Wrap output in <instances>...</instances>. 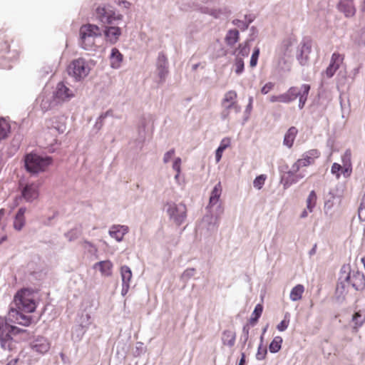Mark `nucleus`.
Listing matches in <instances>:
<instances>
[{"label": "nucleus", "mask_w": 365, "mask_h": 365, "mask_svg": "<svg viewBox=\"0 0 365 365\" xmlns=\"http://www.w3.org/2000/svg\"><path fill=\"white\" fill-rule=\"evenodd\" d=\"M359 218L361 221H365V207L360 205L358 210Z\"/></svg>", "instance_id": "09e8293b"}, {"label": "nucleus", "mask_w": 365, "mask_h": 365, "mask_svg": "<svg viewBox=\"0 0 365 365\" xmlns=\"http://www.w3.org/2000/svg\"><path fill=\"white\" fill-rule=\"evenodd\" d=\"M79 35L81 47L85 50L95 51L97 48L95 38L101 36V30L97 25L87 24L81 26Z\"/></svg>", "instance_id": "20e7f679"}, {"label": "nucleus", "mask_w": 365, "mask_h": 365, "mask_svg": "<svg viewBox=\"0 0 365 365\" xmlns=\"http://www.w3.org/2000/svg\"><path fill=\"white\" fill-rule=\"evenodd\" d=\"M269 101L272 102V103L280 102V103H287L286 97H285L284 93H282V94L279 95V96H270Z\"/></svg>", "instance_id": "a19ab883"}, {"label": "nucleus", "mask_w": 365, "mask_h": 365, "mask_svg": "<svg viewBox=\"0 0 365 365\" xmlns=\"http://www.w3.org/2000/svg\"><path fill=\"white\" fill-rule=\"evenodd\" d=\"M96 18L102 24H106L103 31L106 41L110 44L115 43L121 34V29L111 26L115 21H121L123 16L108 9L105 6H98L95 11Z\"/></svg>", "instance_id": "7ed1b4c3"}, {"label": "nucleus", "mask_w": 365, "mask_h": 365, "mask_svg": "<svg viewBox=\"0 0 365 365\" xmlns=\"http://www.w3.org/2000/svg\"><path fill=\"white\" fill-rule=\"evenodd\" d=\"M128 232V227L124 225H113L110 231V235L120 242L123 240L124 235Z\"/></svg>", "instance_id": "6ab92c4d"}, {"label": "nucleus", "mask_w": 365, "mask_h": 365, "mask_svg": "<svg viewBox=\"0 0 365 365\" xmlns=\"http://www.w3.org/2000/svg\"><path fill=\"white\" fill-rule=\"evenodd\" d=\"M17 361H18V359H14L13 361H11L7 365H16Z\"/></svg>", "instance_id": "4d7b16f0"}, {"label": "nucleus", "mask_w": 365, "mask_h": 365, "mask_svg": "<svg viewBox=\"0 0 365 365\" xmlns=\"http://www.w3.org/2000/svg\"><path fill=\"white\" fill-rule=\"evenodd\" d=\"M14 302L19 309L28 313H32L36 310L34 292L29 289H22L14 296Z\"/></svg>", "instance_id": "39448f33"}, {"label": "nucleus", "mask_w": 365, "mask_h": 365, "mask_svg": "<svg viewBox=\"0 0 365 365\" xmlns=\"http://www.w3.org/2000/svg\"><path fill=\"white\" fill-rule=\"evenodd\" d=\"M289 324V314L287 313L284 319L277 326V329L279 331H285Z\"/></svg>", "instance_id": "c9c22d12"}, {"label": "nucleus", "mask_w": 365, "mask_h": 365, "mask_svg": "<svg viewBox=\"0 0 365 365\" xmlns=\"http://www.w3.org/2000/svg\"><path fill=\"white\" fill-rule=\"evenodd\" d=\"M346 280L356 290H361L365 287V276L360 272L349 273Z\"/></svg>", "instance_id": "4468645a"}, {"label": "nucleus", "mask_w": 365, "mask_h": 365, "mask_svg": "<svg viewBox=\"0 0 365 365\" xmlns=\"http://www.w3.org/2000/svg\"><path fill=\"white\" fill-rule=\"evenodd\" d=\"M267 176L265 175H260L257 176L253 182L254 187L258 190H260L266 180Z\"/></svg>", "instance_id": "4c0bfd02"}, {"label": "nucleus", "mask_w": 365, "mask_h": 365, "mask_svg": "<svg viewBox=\"0 0 365 365\" xmlns=\"http://www.w3.org/2000/svg\"><path fill=\"white\" fill-rule=\"evenodd\" d=\"M222 185L221 182H219L217 185H215V186L214 187L213 190L211 192L208 204L209 207L215 205L219 202L220 197L222 194Z\"/></svg>", "instance_id": "412c9836"}, {"label": "nucleus", "mask_w": 365, "mask_h": 365, "mask_svg": "<svg viewBox=\"0 0 365 365\" xmlns=\"http://www.w3.org/2000/svg\"><path fill=\"white\" fill-rule=\"evenodd\" d=\"M282 341L281 336H275L269 346V351L272 353L278 352L281 349Z\"/></svg>", "instance_id": "72a5a7b5"}, {"label": "nucleus", "mask_w": 365, "mask_h": 365, "mask_svg": "<svg viewBox=\"0 0 365 365\" xmlns=\"http://www.w3.org/2000/svg\"><path fill=\"white\" fill-rule=\"evenodd\" d=\"M4 215H5V210L4 208H1L0 210V217L2 218Z\"/></svg>", "instance_id": "6e6d98bb"}, {"label": "nucleus", "mask_w": 365, "mask_h": 365, "mask_svg": "<svg viewBox=\"0 0 365 365\" xmlns=\"http://www.w3.org/2000/svg\"><path fill=\"white\" fill-rule=\"evenodd\" d=\"M22 186L21 195L27 202H31L38 196V185L35 182L27 183Z\"/></svg>", "instance_id": "ddd939ff"}, {"label": "nucleus", "mask_w": 365, "mask_h": 365, "mask_svg": "<svg viewBox=\"0 0 365 365\" xmlns=\"http://www.w3.org/2000/svg\"><path fill=\"white\" fill-rule=\"evenodd\" d=\"M9 51V44L7 41H4L2 38H0V58L4 57V55ZM5 66L2 63H0V68H3Z\"/></svg>", "instance_id": "f704fd0d"}, {"label": "nucleus", "mask_w": 365, "mask_h": 365, "mask_svg": "<svg viewBox=\"0 0 365 365\" xmlns=\"http://www.w3.org/2000/svg\"><path fill=\"white\" fill-rule=\"evenodd\" d=\"M231 140L230 138H223L221 142L220 145L218 147V148L221 149L222 151H224L227 148H228L230 145Z\"/></svg>", "instance_id": "37998d69"}, {"label": "nucleus", "mask_w": 365, "mask_h": 365, "mask_svg": "<svg viewBox=\"0 0 365 365\" xmlns=\"http://www.w3.org/2000/svg\"><path fill=\"white\" fill-rule=\"evenodd\" d=\"M174 154H175V150L174 149H171L169 151H168L164 155V158H163L164 163H168L170 161V160L171 159V158L174 155Z\"/></svg>", "instance_id": "49530a36"}, {"label": "nucleus", "mask_w": 365, "mask_h": 365, "mask_svg": "<svg viewBox=\"0 0 365 365\" xmlns=\"http://www.w3.org/2000/svg\"><path fill=\"white\" fill-rule=\"evenodd\" d=\"M315 252V247H314L311 252V254L314 253Z\"/></svg>", "instance_id": "bf43d9fd"}, {"label": "nucleus", "mask_w": 365, "mask_h": 365, "mask_svg": "<svg viewBox=\"0 0 365 365\" xmlns=\"http://www.w3.org/2000/svg\"><path fill=\"white\" fill-rule=\"evenodd\" d=\"M180 165H181V159L180 158H177L173 164V168L177 172L175 178H178L180 173Z\"/></svg>", "instance_id": "79ce46f5"}, {"label": "nucleus", "mask_w": 365, "mask_h": 365, "mask_svg": "<svg viewBox=\"0 0 365 365\" xmlns=\"http://www.w3.org/2000/svg\"><path fill=\"white\" fill-rule=\"evenodd\" d=\"M344 58V55L339 53L335 52L331 55L329 65L325 71L326 76L328 78H331L334 75L343 63Z\"/></svg>", "instance_id": "f8f14e48"}, {"label": "nucleus", "mask_w": 365, "mask_h": 365, "mask_svg": "<svg viewBox=\"0 0 365 365\" xmlns=\"http://www.w3.org/2000/svg\"><path fill=\"white\" fill-rule=\"evenodd\" d=\"M224 151H222L221 149L220 148H217V150H216V153H215V158H216V162L218 163L220 161L221 158H222V153H223Z\"/></svg>", "instance_id": "3c124183"}, {"label": "nucleus", "mask_w": 365, "mask_h": 365, "mask_svg": "<svg viewBox=\"0 0 365 365\" xmlns=\"http://www.w3.org/2000/svg\"><path fill=\"white\" fill-rule=\"evenodd\" d=\"M297 132L298 130L295 127H291L285 134L284 144L288 148H291L293 145Z\"/></svg>", "instance_id": "a878e982"}, {"label": "nucleus", "mask_w": 365, "mask_h": 365, "mask_svg": "<svg viewBox=\"0 0 365 365\" xmlns=\"http://www.w3.org/2000/svg\"><path fill=\"white\" fill-rule=\"evenodd\" d=\"M309 90L310 86L308 84H303L301 86L300 90H299V88L295 86L289 88L288 91L284 93L287 103L294 101L297 98L299 97V108H302L307 100Z\"/></svg>", "instance_id": "6e6552de"}, {"label": "nucleus", "mask_w": 365, "mask_h": 365, "mask_svg": "<svg viewBox=\"0 0 365 365\" xmlns=\"http://www.w3.org/2000/svg\"><path fill=\"white\" fill-rule=\"evenodd\" d=\"M120 274L122 278V295L125 296L130 288V282L131 280L133 274L130 269L126 266H122L120 267Z\"/></svg>", "instance_id": "dca6fc26"}, {"label": "nucleus", "mask_w": 365, "mask_h": 365, "mask_svg": "<svg viewBox=\"0 0 365 365\" xmlns=\"http://www.w3.org/2000/svg\"><path fill=\"white\" fill-rule=\"evenodd\" d=\"M267 354V349H263L262 351H261V347L259 346L258 349V352L257 354V358L259 360H262L264 358L265 355Z\"/></svg>", "instance_id": "8fccbe9b"}, {"label": "nucleus", "mask_w": 365, "mask_h": 365, "mask_svg": "<svg viewBox=\"0 0 365 365\" xmlns=\"http://www.w3.org/2000/svg\"><path fill=\"white\" fill-rule=\"evenodd\" d=\"M10 132V125L4 118H0V140L6 138Z\"/></svg>", "instance_id": "2f4dec72"}, {"label": "nucleus", "mask_w": 365, "mask_h": 365, "mask_svg": "<svg viewBox=\"0 0 365 365\" xmlns=\"http://www.w3.org/2000/svg\"><path fill=\"white\" fill-rule=\"evenodd\" d=\"M167 58L164 54H159L158 56V67L160 69V76L161 78H164L165 74L168 73L166 70Z\"/></svg>", "instance_id": "7c9ffc66"}, {"label": "nucleus", "mask_w": 365, "mask_h": 365, "mask_svg": "<svg viewBox=\"0 0 365 365\" xmlns=\"http://www.w3.org/2000/svg\"><path fill=\"white\" fill-rule=\"evenodd\" d=\"M304 292V287L302 284H297L294 287L289 294L290 299L292 301L300 300L302 297V294Z\"/></svg>", "instance_id": "bb28decb"}, {"label": "nucleus", "mask_w": 365, "mask_h": 365, "mask_svg": "<svg viewBox=\"0 0 365 365\" xmlns=\"http://www.w3.org/2000/svg\"><path fill=\"white\" fill-rule=\"evenodd\" d=\"M250 51V48L248 42H245L238 46V48L235 50L234 53L236 55V57H242L243 59L244 57L248 56Z\"/></svg>", "instance_id": "c85d7f7f"}, {"label": "nucleus", "mask_w": 365, "mask_h": 365, "mask_svg": "<svg viewBox=\"0 0 365 365\" xmlns=\"http://www.w3.org/2000/svg\"><path fill=\"white\" fill-rule=\"evenodd\" d=\"M168 212L178 225H181L186 218V207L184 205H170Z\"/></svg>", "instance_id": "9b49d317"}, {"label": "nucleus", "mask_w": 365, "mask_h": 365, "mask_svg": "<svg viewBox=\"0 0 365 365\" xmlns=\"http://www.w3.org/2000/svg\"><path fill=\"white\" fill-rule=\"evenodd\" d=\"M223 344L228 346H233L235 342V334L233 331L225 330L222 333Z\"/></svg>", "instance_id": "cd10ccee"}, {"label": "nucleus", "mask_w": 365, "mask_h": 365, "mask_svg": "<svg viewBox=\"0 0 365 365\" xmlns=\"http://www.w3.org/2000/svg\"><path fill=\"white\" fill-rule=\"evenodd\" d=\"M1 219H2V218L0 217V221L1 220Z\"/></svg>", "instance_id": "680f3d73"}, {"label": "nucleus", "mask_w": 365, "mask_h": 365, "mask_svg": "<svg viewBox=\"0 0 365 365\" xmlns=\"http://www.w3.org/2000/svg\"><path fill=\"white\" fill-rule=\"evenodd\" d=\"M245 362V354L242 353L239 365H244Z\"/></svg>", "instance_id": "864d4df0"}, {"label": "nucleus", "mask_w": 365, "mask_h": 365, "mask_svg": "<svg viewBox=\"0 0 365 365\" xmlns=\"http://www.w3.org/2000/svg\"><path fill=\"white\" fill-rule=\"evenodd\" d=\"M317 194H316L315 191H314V190L311 191L307 198V200H306L307 209L303 210V212L301 213V215H300L301 218H304V217H307L308 212H313V210L317 204Z\"/></svg>", "instance_id": "a211bd4d"}, {"label": "nucleus", "mask_w": 365, "mask_h": 365, "mask_svg": "<svg viewBox=\"0 0 365 365\" xmlns=\"http://www.w3.org/2000/svg\"><path fill=\"white\" fill-rule=\"evenodd\" d=\"M95 267H99L101 273L104 276H110L112 274L113 263L109 260L97 262Z\"/></svg>", "instance_id": "5701e85b"}, {"label": "nucleus", "mask_w": 365, "mask_h": 365, "mask_svg": "<svg viewBox=\"0 0 365 365\" xmlns=\"http://www.w3.org/2000/svg\"><path fill=\"white\" fill-rule=\"evenodd\" d=\"M68 70L70 75L80 80L88 76L91 69L84 58H78L71 61Z\"/></svg>", "instance_id": "1a4fd4ad"}, {"label": "nucleus", "mask_w": 365, "mask_h": 365, "mask_svg": "<svg viewBox=\"0 0 365 365\" xmlns=\"http://www.w3.org/2000/svg\"><path fill=\"white\" fill-rule=\"evenodd\" d=\"M337 9L348 18L354 16L356 13L354 0H339L337 4Z\"/></svg>", "instance_id": "2eb2a0df"}, {"label": "nucleus", "mask_w": 365, "mask_h": 365, "mask_svg": "<svg viewBox=\"0 0 365 365\" xmlns=\"http://www.w3.org/2000/svg\"><path fill=\"white\" fill-rule=\"evenodd\" d=\"M7 237L6 236H3L1 239H0V244H1L4 241L6 240Z\"/></svg>", "instance_id": "13d9d810"}, {"label": "nucleus", "mask_w": 365, "mask_h": 365, "mask_svg": "<svg viewBox=\"0 0 365 365\" xmlns=\"http://www.w3.org/2000/svg\"><path fill=\"white\" fill-rule=\"evenodd\" d=\"M274 86V83L272 82L267 83L261 89V93L262 94L268 93L271 90L273 89Z\"/></svg>", "instance_id": "a18cd8bd"}, {"label": "nucleus", "mask_w": 365, "mask_h": 365, "mask_svg": "<svg viewBox=\"0 0 365 365\" xmlns=\"http://www.w3.org/2000/svg\"><path fill=\"white\" fill-rule=\"evenodd\" d=\"M252 101V98H251L250 99V106L251 105Z\"/></svg>", "instance_id": "052dcab7"}, {"label": "nucleus", "mask_w": 365, "mask_h": 365, "mask_svg": "<svg viewBox=\"0 0 365 365\" xmlns=\"http://www.w3.org/2000/svg\"><path fill=\"white\" fill-rule=\"evenodd\" d=\"M63 118H53L51 120L52 126L59 133H63L66 129L65 123H61V125H53L57 121H60Z\"/></svg>", "instance_id": "ea45409f"}, {"label": "nucleus", "mask_w": 365, "mask_h": 365, "mask_svg": "<svg viewBox=\"0 0 365 365\" xmlns=\"http://www.w3.org/2000/svg\"><path fill=\"white\" fill-rule=\"evenodd\" d=\"M20 310L12 308L5 319L0 317V344L4 349H13L14 341L12 336L25 331V330L11 324H17L24 327H29L31 324L32 318L24 314Z\"/></svg>", "instance_id": "f257e3e1"}, {"label": "nucleus", "mask_w": 365, "mask_h": 365, "mask_svg": "<svg viewBox=\"0 0 365 365\" xmlns=\"http://www.w3.org/2000/svg\"><path fill=\"white\" fill-rule=\"evenodd\" d=\"M237 99V93L235 91L230 90L225 93L221 102L222 107L223 108V110L221 113L222 119L228 118L231 109H234L237 113L240 111V106L238 105Z\"/></svg>", "instance_id": "0eeeda50"}, {"label": "nucleus", "mask_w": 365, "mask_h": 365, "mask_svg": "<svg viewBox=\"0 0 365 365\" xmlns=\"http://www.w3.org/2000/svg\"><path fill=\"white\" fill-rule=\"evenodd\" d=\"M115 3L118 6H123V8L129 9L131 6V4L125 0H115Z\"/></svg>", "instance_id": "de8ad7c7"}, {"label": "nucleus", "mask_w": 365, "mask_h": 365, "mask_svg": "<svg viewBox=\"0 0 365 365\" xmlns=\"http://www.w3.org/2000/svg\"><path fill=\"white\" fill-rule=\"evenodd\" d=\"M355 323L354 329H358L359 327H361L365 322V309L364 311L356 312L352 318Z\"/></svg>", "instance_id": "c756f323"}, {"label": "nucleus", "mask_w": 365, "mask_h": 365, "mask_svg": "<svg viewBox=\"0 0 365 365\" xmlns=\"http://www.w3.org/2000/svg\"><path fill=\"white\" fill-rule=\"evenodd\" d=\"M259 56V48H255L250 58V66L254 68L257 64L258 58Z\"/></svg>", "instance_id": "58836bf2"}, {"label": "nucleus", "mask_w": 365, "mask_h": 365, "mask_svg": "<svg viewBox=\"0 0 365 365\" xmlns=\"http://www.w3.org/2000/svg\"><path fill=\"white\" fill-rule=\"evenodd\" d=\"M47 103H48V101H46V102L44 103V100L42 99L41 101V106L42 107V108L43 109H47L48 106H47Z\"/></svg>", "instance_id": "603ef678"}, {"label": "nucleus", "mask_w": 365, "mask_h": 365, "mask_svg": "<svg viewBox=\"0 0 365 365\" xmlns=\"http://www.w3.org/2000/svg\"><path fill=\"white\" fill-rule=\"evenodd\" d=\"M240 38V33L237 29L229 30L226 34L225 41L228 46H234Z\"/></svg>", "instance_id": "393cba45"}, {"label": "nucleus", "mask_w": 365, "mask_h": 365, "mask_svg": "<svg viewBox=\"0 0 365 365\" xmlns=\"http://www.w3.org/2000/svg\"><path fill=\"white\" fill-rule=\"evenodd\" d=\"M262 312L263 306L261 304H257L250 319V324L255 325L257 322L259 318L262 315Z\"/></svg>", "instance_id": "473e14b6"}, {"label": "nucleus", "mask_w": 365, "mask_h": 365, "mask_svg": "<svg viewBox=\"0 0 365 365\" xmlns=\"http://www.w3.org/2000/svg\"><path fill=\"white\" fill-rule=\"evenodd\" d=\"M26 208L25 207H21L15 217L14 221V227L16 230H21L22 227L25 225V217L24 214L26 212Z\"/></svg>", "instance_id": "4be33fe9"}, {"label": "nucleus", "mask_w": 365, "mask_h": 365, "mask_svg": "<svg viewBox=\"0 0 365 365\" xmlns=\"http://www.w3.org/2000/svg\"><path fill=\"white\" fill-rule=\"evenodd\" d=\"M50 348L49 343L44 338L36 339L35 344L33 345V349L39 353L44 354L48 351Z\"/></svg>", "instance_id": "b1692460"}, {"label": "nucleus", "mask_w": 365, "mask_h": 365, "mask_svg": "<svg viewBox=\"0 0 365 365\" xmlns=\"http://www.w3.org/2000/svg\"><path fill=\"white\" fill-rule=\"evenodd\" d=\"M73 94L69 88L65 86L63 82H60L56 86L54 97L58 101H65L73 97Z\"/></svg>", "instance_id": "f3484780"}, {"label": "nucleus", "mask_w": 365, "mask_h": 365, "mask_svg": "<svg viewBox=\"0 0 365 365\" xmlns=\"http://www.w3.org/2000/svg\"><path fill=\"white\" fill-rule=\"evenodd\" d=\"M51 162L49 157L42 158L36 154L29 153L25 158V167L29 173H38L44 171Z\"/></svg>", "instance_id": "423d86ee"}, {"label": "nucleus", "mask_w": 365, "mask_h": 365, "mask_svg": "<svg viewBox=\"0 0 365 365\" xmlns=\"http://www.w3.org/2000/svg\"><path fill=\"white\" fill-rule=\"evenodd\" d=\"M320 155L321 153L317 149H312L305 152L302 158L294 163L291 168L282 177L281 182L283 184L284 188L287 189L292 184L297 183L304 178L305 174L300 171L301 168L314 164L316 160Z\"/></svg>", "instance_id": "f03ea898"}, {"label": "nucleus", "mask_w": 365, "mask_h": 365, "mask_svg": "<svg viewBox=\"0 0 365 365\" xmlns=\"http://www.w3.org/2000/svg\"><path fill=\"white\" fill-rule=\"evenodd\" d=\"M342 160L344 162V165L341 166L340 164L334 163H333L331 173L334 175L336 176V179H339L341 174L344 175V178H349L351 173V152L346 151L342 157Z\"/></svg>", "instance_id": "9d476101"}, {"label": "nucleus", "mask_w": 365, "mask_h": 365, "mask_svg": "<svg viewBox=\"0 0 365 365\" xmlns=\"http://www.w3.org/2000/svg\"><path fill=\"white\" fill-rule=\"evenodd\" d=\"M80 232L77 229H73L71 230L69 232H67L66 236L68 237L69 240H75L78 237L79 235Z\"/></svg>", "instance_id": "c03bdc74"}, {"label": "nucleus", "mask_w": 365, "mask_h": 365, "mask_svg": "<svg viewBox=\"0 0 365 365\" xmlns=\"http://www.w3.org/2000/svg\"><path fill=\"white\" fill-rule=\"evenodd\" d=\"M235 73L240 74L244 71V61L242 57H236L235 61Z\"/></svg>", "instance_id": "e433bc0d"}, {"label": "nucleus", "mask_w": 365, "mask_h": 365, "mask_svg": "<svg viewBox=\"0 0 365 365\" xmlns=\"http://www.w3.org/2000/svg\"><path fill=\"white\" fill-rule=\"evenodd\" d=\"M360 205H362V206L365 207V192H364V194L362 196L361 202Z\"/></svg>", "instance_id": "5fc2aeb1"}, {"label": "nucleus", "mask_w": 365, "mask_h": 365, "mask_svg": "<svg viewBox=\"0 0 365 365\" xmlns=\"http://www.w3.org/2000/svg\"><path fill=\"white\" fill-rule=\"evenodd\" d=\"M110 63L113 68H118L123 62V56L116 48H113L110 55Z\"/></svg>", "instance_id": "aec40b11"}]
</instances>
